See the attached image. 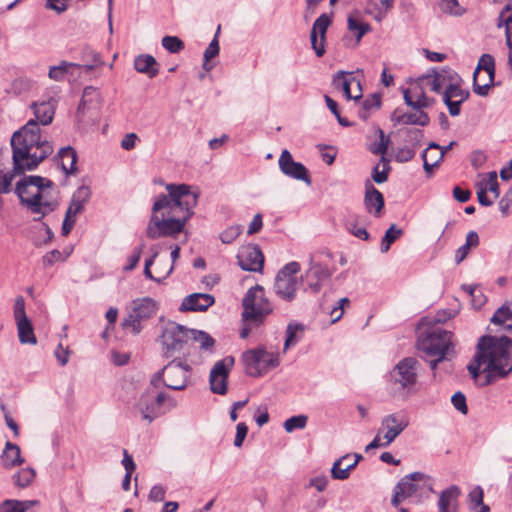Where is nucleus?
Masks as SVG:
<instances>
[{
	"mask_svg": "<svg viewBox=\"0 0 512 512\" xmlns=\"http://www.w3.org/2000/svg\"><path fill=\"white\" fill-rule=\"evenodd\" d=\"M57 100L53 97L38 100L31 104L35 119H30L11 138L12 160L15 173L34 170L53 152V147L42 139L39 124L49 125L54 118Z\"/></svg>",
	"mask_w": 512,
	"mask_h": 512,
	"instance_id": "1",
	"label": "nucleus"
},
{
	"mask_svg": "<svg viewBox=\"0 0 512 512\" xmlns=\"http://www.w3.org/2000/svg\"><path fill=\"white\" fill-rule=\"evenodd\" d=\"M167 195H159L153 204L152 215L146 228L150 239L176 237L194 214L199 193L187 184H168Z\"/></svg>",
	"mask_w": 512,
	"mask_h": 512,
	"instance_id": "2",
	"label": "nucleus"
},
{
	"mask_svg": "<svg viewBox=\"0 0 512 512\" xmlns=\"http://www.w3.org/2000/svg\"><path fill=\"white\" fill-rule=\"evenodd\" d=\"M467 369L479 386L490 384L494 378H504L512 372V339L502 336H483Z\"/></svg>",
	"mask_w": 512,
	"mask_h": 512,
	"instance_id": "3",
	"label": "nucleus"
},
{
	"mask_svg": "<svg viewBox=\"0 0 512 512\" xmlns=\"http://www.w3.org/2000/svg\"><path fill=\"white\" fill-rule=\"evenodd\" d=\"M16 193L21 203L41 217L54 211L58 206L53 183L40 176H28L16 185Z\"/></svg>",
	"mask_w": 512,
	"mask_h": 512,
	"instance_id": "4",
	"label": "nucleus"
},
{
	"mask_svg": "<svg viewBox=\"0 0 512 512\" xmlns=\"http://www.w3.org/2000/svg\"><path fill=\"white\" fill-rule=\"evenodd\" d=\"M430 89L442 95V100L453 117L461 112V104L470 96V92L463 88L464 81L461 76L451 68L435 69L423 77Z\"/></svg>",
	"mask_w": 512,
	"mask_h": 512,
	"instance_id": "5",
	"label": "nucleus"
},
{
	"mask_svg": "<svg viewBox=\"0 0 512 512\" xmlns=\"http://www.w3.org/2000/svg\"><path fill=\"white\" fill-rule=\"evenodd\" d=\"M434 480L431 476L413 472L403 477L394 487L391 504L398 507L408 500L413 504H420L433 493Z\"/></svg>",
	"mask_w": 512,
	"mask_h": 512,
	"instance_id": "6",
	"label": "nucleus"
},
{
	"mask_svg": "<svg viewBox=\"0 0 512 512\" xmlns=\"http://www.w3.org/2000/svg\"><path fill=\"white\" fill-rule=\"evenodd\" d=\"M452 337V332L436 328L418 339V350L423 353V358L429 362L432 370L453 352Z\"/></svg>",
	"mask_w": 512,
	"mask_h": 512,
	"instance_id": "7",
	"label": "nucleus"
},
{
	"mask_svg": "<svg viewBox=\"0 0 512 512\" xmlns=\"http://www.w3.org/2000/svg\"><path fill=\"white\" fill-rule=\"evenodd\" d=\"M242 318L245 322L259 324L265 316L272 312V306L265 297L262 286L251 287L243 298Z\"/></svg>",
	"mask_w": 512,
	"mask_h": 512,
	"instance_id": "8",
	"label": "nucleus"
},
{
	"mask_svg": "<svg viewBox=\"0 0 512 512\" xmlns=\"http://www.w3.org/2000/svg\"><path fill=\"white\" fill-rule=\"evenodd\" d=\"M389 381L398 392H414L418 382V361L412 357L399 361L390 371Z\"/></svg>",
	"mask_w": 512,
	"mask_h": 512,
	"instance_id": "9",
	"label": "nucleus"
},
{
	"mask_svg": "<svg viewBox=\"0 0 512 512\" xmlns=\"http://www.w3.org/2000/svg\"><path fill=\"white\" fill-rule=\"evenodd\" d=\"M243 362L248 375L260 377L269 370L276 368L280 360L277 352H270L263 347H259L246 351L243 354Z\"/></svg>",
	"mask_w": 512,
	"mask_h": 512,
	"instance_id": "10",
	"label": "nucleus"
},
{
	"mask_svg": "<svg viewBox=\"0 0 512 512\" xmlns=\"http://www.w3.org/2000/svg\"><path fill=\"white\" fill-rule=\"evenodd\" d=\"M157 310V302L152 298L136 299L132 302V310L122 322V326L134 334H139L142 330L141 322L154 316Z\"/></svg>",
	"mask_w": 512,
	"mask_h": 512,
	"instance_id": "11",
	"label": "nucleus"
},
{
	"mask_svg": "<svg viewBox=\"0 0 512 512\" xmlns=\"http://www.w3.org/2000/svg\"><path fill=\"white\" fill-rule=\"evenodd\" d=\"M300 271V264L296 261L287 263L278 273L275 279V293L285 301H292L295 298L299 285L297 273Z\"/></svg>",
	"mask_w": 512,
	"mask_h": 512,
	"instance_id": "12",
	"label": "nucleus"
},
{
	"mask_svg": "<svg viewBox=\"0 0 512 512\" xmlns=\"http://www.w3.org/2000/svg\"><path fill=\"white\" fill-rule=\"evenodd\" d=\"M165 400L166 394L147 388L135 403L134 410L141 415L142 419L152 422L164 413L162 406Z\"/></svg>",
	"mask_w": 512,
	"mask_h": 512,
	"instance_id": "13",
	"label": "nucleus"
},
{
	"mask_svg": "<svg viewBox=\"0 0 512 512\" xmlns=\"http://www.w3.org/2000/svg\"><path fill=\"white\" fill-rule=\"evenodd\" d=\"M191 366L181 359H173L162 369L163 384L172 390H184L191 377Z\"/></svg>",
	"mask_w": 512,
	"mask_h": 512,
	"instance_id": "14",
	"label": "nucleus"
},
{
	"mask_svg": "<svg viewBox=\"0 0 512 512\" xmlns=\"http://www.w3.org/2000/svg\"><path fill=\"white\" fill-rule=\"evenodd\" d=\"M495 61L490 54H483L473 74V90L479 96H486L493 86Z\"/></svg>",
	"mask_w": 512,
	"mask_h": 512,
	"instance_id": "15",
	"label": "nucleus"
},
{
	"mask_svg": "<svg viewBox=\"0 0 512 512\" xmlns=\"http://www.w3.org/2000/svg\"><path fill=\"white\" fill-rule=\"evenodd\" d=\"M189 329L175 322H169L164 326L161 342L164 347V355L172 357L175 352L181 351L190 340Z\"/></svg>",
	"mask_w": 512,
	"mask_h": 512,
	"instance_id": "16",
	"label": "nucleus"
},
{
	"mask_svg": "<svg viewBox=\"0 0 512 512\" xmlns=\"http://www.w3.org/2000/svg\"><path fill=\"white\" fill-rule=\"evenodd\" d=\"M13 315L17 326L18 338L21 344H37V338L34 334L33 325L26 315L25 300L18 296L14 303Z\"/></svg>",
	"mask_w": 512,
	"mask_h": 512,
	"instance_id": "17",
	"label": "nucleus"
},
{
	"mask_svg": "<svg viewBox=\"0 0 512 512\" xmlns=\"http://www.w3.org/2000/svg\"><path fill=\"white\" fill-rule=\"evenodd\" d=\"M234 365L233 357H225L217 361L209 375L210 389L214 394L225 395L228 390V377Z\"/></svg>",
	"mask_w": 512,
	"mask_h": 512,
	"instance_id": "18",
	"label": "nucleus"
},
{
	"mask_svg": "<svg viewBox=\"0 0 512 512\" xmlns=\"http://www.w3.org/2000/svg\"><path fill=\"white\" fill-rule=\"evenodd\" d=\"M408 426V415L403 412H395L382 418L379 430L384 433L385 444H391Z\"/></svg>",
	"mask_w": 512,
	"mask_h": 512,
	"instance_id": "19",
	"label": "nucleus"
},
{
	"mask_svg": "<svg viewBox=\"0 0 512 512\" xmlns=\"http://www.w3.org/2000/svg\"><path fill=\"white\" fill-rule=\"evenodd\" d=\"M278 165L280 171L287 177L303 181L308 185L311 184V178L307 168L302 163L296 162L287 149L281 152Z\"/></svg>",
	"mask_w": 512,
	"mask_h": 512,
	"instance_id": "20",
	"label": "nucleus"
},
{
	"mask_svg": "<svg viewBox=\"0 0 512 512\" xmlns=\"http://www.w3.org/2000/svg\"><path fill=\"white\" fill-rule=\"evenodd\" d=\"M237 261L241 269L251 272H261L264 265V256L257 245H244L240 247Z\"/></svg>",
	"mask_w": 512,
	"mask_h": 512,
	"instance_id": "21",
	"label": "nucleus"
},
{
	"mask_svg": "<svg viewBox=\"0 0 512 512\" xmlns=\"http://www.w3.org/2000/svg\"><path fill=\"white\" fill-rule=\"evenodd\" d=\"M332 84L340 90L347 100H359L362 98L360 81L351 72L339 71L334 75Z\"/></svg>",
	"mask_w": 512,
	"mask_h": 512,
	"instance_id": "22",
	"label": "nucleus"
},
{
	"mask_svg": "<svg viewBox=\"0 0 512 512\" xmlns=\"http://www.w3.org/2000/svg\"><path fill=\"white\" fill-rule=\"evenodd\" d=\"M330 24V16L321 14L312 26L310 34L311 45L318 57H322L325 53V35Z\"/></svg>",
	"mask_w": 512,
	"mask_h": 512,
	"instance_id": "23",
	"label": "nucleus"
},
{
	"mask_svg": "<svg viewBox=\"0 0 512 512\" xmlns=\"http://www.w3.org/2000/svg\"><path fill=\"white\" fill-rule=\"evenodd\" d=\"M413 111L405 112L402 109H396L391 115V121L394 125H419L427 126L430 118L426 112L420 108H413Z\"/></svg>",
	"mask_w": 512,
	"mask_h": 512,
	"instance_id": "24",
	"label": "nucleus"
},
{
	"mask_svg": "<svg viewBox=\"0 0 512 512\" xmlns=\"http://www.w3.org/2000/svg\"><path fill=\"white\" fill-rule=\"evenodd\" d=\"M332 275L330 269L320 263L310 260V267L306 272L307 285L313 293H318L324 282H326Z\"/></svg>",
	"mask_w": 512,
	"mask_h": 512,
	"instance_id": "25",
	"label": "nucleus"
},
{
	"mask_svg": "<svg viewBox=\"0 0 512 512\" xmlns=\"http://www.w3.org/2000/svg\"><path fill=\"white\" fill-rule=\"evenodd\" d=\"M215 302L214 297L207 293H193L186 296L180 305L179 310L186 311H206Z\"/></svg>",
	"mask_w": 512,
	"mask_h": 512,
	"instance_id": "26",
	"label": "nucleus"
},
{
	"mask_svg": "<svg viewBox=\"0 0 512 512\" xmlns=\"http://www.w3.org/2000/svg\"><path fill=\"white\" fill-rule=\"evenodd\" d=\"M362 459L360 454H347L338 459L332 466V478L337 480H345L349 477L351 470H353L358 462Z\"/></svg>",
	"mask_w": 512,
	"mask_h": 512,
	"instance_id": "27",
	"label": "nucleus"
},
{
	"mask_svg": "<svg viewBox=\"0 0 512 512\" xmlns=\"http://www.w3.org/2000/svg\"><path fill=\"white\" fill-rule=\"evenodd\" d=\"M403 97L406 104L412 108H428L434 104V100L425 95L424 89L414 84L403 91Z\"/></svg>",
	"mask_w": 512,
	"mask_h": 512,
	"instance_id": "28",
	"label": "nucleus"
},
{
	"mask_svg": "<svg viewBox=\"0 0 512 512\" xmlns=\"http://www.w3.org/2000/svg\"><path fill=\"white\" fill-rule=\"evenodd\" d=\"M498 27L505 26L506 43L508 46V65L512 68V5H506L498 17Z\"/></svg>",
	"mask_w": 512,
	"mask_h": 512,
	"instance_id": "29",
	"label": "nucleus"
},
{
	"mask_svg": "<svg viewBox=\"0 0 512 512\" xmlns=\"http://www.w3.org/2000/svg\"><path fill=\"white\" fill-rule=\"evenodd\" d=\"M80 67L77 63L63 60L58 65L49 68L48 77L53 81L62 82L74 75L75 71L80 69Z\"/></svg>",
	"mask_w": 512,
	"mask_h": 512,
	"instance_id": "30",
	"label": "nucleus"
},
{
	"mask_svg": "<svg viewBox=\"0 0 512 512\" xmlns=\"http://www.w3.org/2000/svg\"><path fill=\"white\" fill-rule=\"evenodd\" d=\"M443 157L444 151H441V146L431 142L422 153L424 170L427 173H431L432 169L439 164Z\"/></svg>",
	"mask_w": 512,
	"mask_h": 512,
	"instance_id": "31",
	"label": "nucleus"
},
{
	"mask_svg": "<svg viewBox=\"0 0 512 512\" xmlns=\"http://www.w3.org/2000/svg\"><path fill=\"white\" fill-rule=\"evenodd\" d=\"M491 322L502 326L504 331L512 334V300L497 309L491 318Z\"/></svg>",
	"mask_w": 512,
	"mask_h": 512,
	"instance_id": "32",
	"label": "nucleus"
},
{
	"mask_svg": "<svg viewBox=\"0 0 512 512\" xmlns=\"http://www.w3.org/2000/svg\"><path fill=\"white\" fill-rule=\"evenodd\" d=\"M394 0H369L366 13L381 22L392 8Z\"/></svg>",
	"mask_w": 512,
	"mask_h": 512,
	"instance_id": "33",
	"label": "nucleus"
},
{
	"mask_svg": "<svg viewBox=\"0 0 512 512\" xmlns=\"http://www.w3.org/2000/svg\"><path fill=\"white\" fill-rule=\"evenodd\" d=\"M484 491L480 486L474 487L468 494L467 507L469 512H490V507L483 501Z\"/></svg>",
	"mask_w": 512,
	"mask_h": 512,
	"instance_id": "34",
	"label": "nucleus"
},
{
	"mask_svg": "<svg viewBox=\"0 0 512 512\" xmlns=\"http://www.w3.org/2000/svg\"><path fill=\"white\" fill-rule=\"evenodd\" d=\"M59 164L66 175L75 174L77 154L76 151L71 147L61 148L59 151Z\"/></svg>",
	"mask_w": 512,
	"mask_h": 512,
	"instance_id": "35",
	"label": "nucleus"
},
{
	"mask_svg": "<svg viewBox=\"0 0 512 512\" xmlns=\"http://www.w3.org/2000/svg\"><path fill=\"white\" fill-rule=\"evenodd\" d=\"M134 67L139 73H144L150 78L158 74L157 62L151 55H139L136 57Z\"/></svg>",
	"mask_w": 512,
	"mask_h": 512,
	"instance_id": "36",
	"label": "nucleus"
},
{
	"mask_svg": "<svg viewBox=\"0 0 512 512\" xmlns=\"http://www.w3.org/2000/svg\"><path fill=\"white\" fill-rule=\"evenodd\" d=\"M365 205L369 212L378 215L384 207V198L382 193L372 185L367 188L365 194Z\"/></svg>",
	"mask_w": 512,
	"mask_h": 512,
	"instance_id": "37",
	"label": "nucleus"
},
{
	"mask_svg": "<svg viewBox=\"0 0 512 512\" xmlns=\"http://www.w3.org/2000/svg\"><path fill=\"white\" fill-rule=\"evenodd\" d=\"M1 458L3 465L9 468L20 465L24 462V459L21 457L19 446L11 442L6 443Z\"/></svg>",
	"mask_w": 512,
	"mask_h": 512,
	"instance_id": "38",
	"label": "nucleus"
},
{
	"mask_svg": "<svg viewBox=\"0 0 512 512\" xmlns=\"http://www.w3.org/2000/svg\"><path fill=\"white\" fill-rule=\"evenodd\" d=\"M347 26L348 30L355 34L357 43H359L362 37L371 30L370 25L360 19L358 12L352 13L348 16Z\"/></svg>",
	"mask_w": 512,
	"mask_h": 512,
	"instance_id": "39",
	"label": "nucleus"
},
{
	"mask_svg": "<svg viewBox=\"0 0 512 512\" xmlns=\"http://www.w3.org/2000/svg\"><path fill=\"white\" fill-rule=\"evenodd\" d=\"M479 245V236L477 232L470 231L466 236L465 243L460 246L455 253V262L457 264L461 263L469 254L472 248H475Z\"/></svg>",
	"mask_w": 512,
	"mask_h": 512,
	"instance_id": "40",
	"label": "nucleus"
},
{
	"mask_svg": "<svg viewBox=\"0 0 512 512\" xmlns=\"http://www.w3.org/2000/svg\"><path fill=\"white\" fill-rule=\"evenodd\" d=\"M460 490L457 486L453 485L443 490L439 496L438 507H458V497Z\"/></svg>",
	"mask_w": 512,
	"mask_h": 512,
	"instance_id": "41",
	"label": "nucleus"
},
{
	"mask_svg": "<svg viewBox=\"0 0 512 512\" xmlns=\"http://www.w3.org/2000/svg\"><path fill=\"white\" fill-rule=\"evenodd\" d=\"M375 134L378 136V139L374 143L369 144L368 150L375 155L384 156L388 150L390 139L385 136L384 131L380 128L375 130Z\"/></svg>",
	"mask_w": 512,
	"mask_h": 512,
	"instance_id": "42",
	"label": "nucleus"
},
{
	"mask_svg": "<svg viewBox=\"0 0 512 512\" xmlns=\"http://www.w3.org/2000/svg\"><path fill=\"white\" fill-rule=\"evenodd\" d=\"M303 325L298 323H289L286 329V339L284 343V352L287 351L291 346L296 345L303 332Z\"/></svg>",
	"mask_w": 512,
	"mask_h": 512,
	"instance_id": "43",
	"label": "nucleus"
},
{
	"mask_svg": "<svg viewBox=\"0 0 512 512\" xmlns=\"http://www.w3.org/2000/svg\"><path fill=\"white\" fill-rule=\"evenodd\" d=\"M381 106V97L378 94H371L363 102L358 112L361 119L366 120L372 111L378 109Z\"/></svg>",
	"mask_w": 512,
	"mask_h": 512,
	"instance_id": "44",
	"label": "nucleus"
},
{
	"mask_svg": "<svg viewBox=\"0 0 512 512\" xmlns=\"http://www.w3.org/2000/svg\"><path fill=\"white\" fill-rule=\"evenodd\" d=\"M37 501L5 500L0 504V512H26Z\"/></svg>",
	"mask_w": 512,
	"mask_h": 512,
	"instance_id": "45",
	"label": "nucleus"
},
{
	"mask_svg": "<svg viewBox=\"0 0 512 512\" xmlns=\"http://www.w3.org/2000/svg\"><path fill=\"white\" fill-rule=\"evenodd\" d=\"M479 186L485 191L491 192L493 194V199H497L500 195L497 173L494 171L487 173L482 178Z\"/></svg>",
	"mask_w": 512,
	"mask_h": 512,
	"instance_id": "46",
	"label": "nucleus"
},
{
	"mask_svg": "<svg viewBox=\"0 0 512 512\" xmlns=\"http://www.w3.org/2000/svg\"><path fill=\"white\" fill-rule=\"evenodd\" d=\"M403 234L402 229L398 228L395 224H392L385 232L384 237L381 241L380 250L386 253L390 246Z\"/></svg>",
	"mask_w": 512,
	"mask_h": 512,
	"instance_id": "47",
	"label": "nucleus"
},
{
	"mask_svg": "<svg viewBox=\"0 0 512 512\" xmlns=\"http://www.w3.org/2000/svg\"><path fill=\"white\" fill-rule=\"evenodd\" d=\"M35 475L36 473L34 469L25 468L20 470L17 474H15L13 478L17 486L25 488L33 482Z\"/></svg>",
	"mask_w": 512,
	"mask_h": 512,
	"instance_id": "48",
	"label": "nucleus"
},
{
	"mask_svg": "<svg viewBox=\"0 0 512 512\" xmlns=\"http://www.w3.org/2000/svg\"><path fill=\"white\" fill-rule=\"evenodd\" d=\"M440 9L452 16H461L465 13V9L459 4L458 0H441Z\"/></svg>",
	"mask_w": 512,
	"mask_h": 512,
	"instance_id": "49",
	"label": "nucleus"
},
{
	"mask_svg": "<svg viewBox=\"0 0 512 512\" xmlns=\"http://www.w3.org/2000/svg\"><path fill=\"white\" fill-rule=\"evenodd\" d=\"M308 417L306 415L292 416L285 420L283 427L287 433H291L296 429H304L307 425Z\"/></svg>",
	"mask_w": 512,
	"mask_h": 512,
	"instance_id": "50",
	"label": "nucleus"
},
{
	"mask_svg": "<svg viewBox=\"0 0 512 512\" xmlns=\"http://www.w3.org/2000/svg\"><path fill=\"white\" fill-rule=\"evenodd\" d=\"M157 252H155L151 258L147 259L145 261V266H144V275L146 278L148 279H151L153 281H156V282H161L162 280H164L168 275H170V273L173 271V268H174V265L172 264L164 273H160L159 272V276L158 277H154L152 275V272L150 270V267L151 265L153 264L154 262V259L157 257Z\"/></svg>",
	"mask_w": 512,
	"mask_h": 512,
	"instance_id": "51",
	"label": "nucleus"
},
{
	"mask_svg": "<svg viewBox=\"0 0 512 512\" xmlns=\"http://www.w3.org/2000/svg\"><path fill=\"white\" fill-rule=\"evenodd\" d=\"M219 49V42L216 35L204 52L203 67L206 71L212 69V66L209 65L208 62L219 54Z\"/></svg>",
	"mask_w": 512,
	"mask_h": 512,
	"instance_id": "52",
	"label": "nucleus"
},
{
	"mask_svg": "<svg viewBox=\"0 0 512 512\" xmlns=\"http://www.w3.org/2000/svg\"><path fill=\"white\" fill-rule=\"evenodd\" d=\"M382 170H380V163L373 168L372 179L377 183L381 184L387 181L390 166L388 161L384 157L381 159Z\"/></svg>",
	"mask_w": 512,
	"mask_h": 512,
	"instance_id": "53",
	"label": "nucleus"
},
{
	"mask_svg": "<svg viewBox=\"0 0 512 512\" xmlns=\"http://www.w3.org/2000/svg\"><path fill=\"white\" fill-rule=\"evenodd\" d=\"M190 339H193L196 342H198L200 347L203 349H208L214 345L213 338L203 331L191 330Z\"/></svg>",
	"mask_w": 512,
	"mask_h": 512,
	"instance_id": "54",
	"label": "nucleus"
},
{
	"mask_svg": "<svg viewBox=\"0 0 512 512\" xmlns=\"http://www.w3.org/2000/svg\"><path fill=\"white\" fill-rule=\"evenodd\" d=\"M162 46L170 53H178L184 48L183 42L176 36L163 37Z\"/></svg>",
	"mask_w": 512,
	"mask_h": 512,
	"instance_id": "55",
	"label": "nucleus"
},
{
	"mask_svg": "<svg viewBox=\"0 0 512 512\" xmlns=\"http://www.w3.org/2000/svg\"><path fill=\"white\" fill-rule=\"evenodd\" d=\"M99 96V93L97 91V89H95L94 87H86L84 90H83V95H82V99L79 103V106H78V113H81L85 110V107L86 105L92 101L93 98H98Z\"/></svg>",
	"mask_w": 512,
	"mask_h": 512,
	"instance_id": "56",
	"label": "nucleus"
},
{
	"mask_svg": "<svg viewBox=\"0 0 512 512\" xmlns=\"http://www.w3.org/2000/svg\"><path fill=\"white\" fill-rule=\"evenodd\" d=\"M242 232L241 226H231L228 227L220 234V240L224 244L232 243Z\"/></svg>",
	"mask_w": 512,
	"mask_h": 512,
	"instance_id": "57",
	"label": "nucleus"
},
{
	"mask_svg": "<svg viewBox=\"0 0 512 512\" xmlns=\"http://www.w3.org/2000/svg\"><path fill=\"white\" fill-rule=\"evenodd\" d=\"M143 249H144V244H141L138 247L134 248L131 255L127 258V264L124 266L125 271H131L137 266V264L141 258Z\"/></svg>",
	"mask_w": 512,
	"mask_h": 512,
	"instance_id": "58",
	"label": "nucleus"
},
{
	"mask_svg": "<svg viewBox=\"0 0 512 512\" xmlns=\"http://www.w3.org/2000/svg\"><path fill=\"white\" fill-rule=\"evenodd\" d=\"M346 228L352 235L361 240H367L369 238V233L367 232V230L364 227L358 226L353 221H347Z\"/></svg>",
	"mask_w": 512,
	"mask_h": 512,
	"instance_id": "59",
	"label": "nucleus"
},
{
	"mask_svg": "<svg viewBox=\"0 0 512 512\" xmlns=\"http://www.w3.org/2000/svg\"><path fill=\"white\" fill-rule=\"evenodd\" d=\"M57 262H63V252H60L57 249L47 252L43 256V265L45 267H50Z\"/></svg>",
	"mask_w": 512,
	"mask_h": 512,
	"instance_id": "60",
	"label": "nucleus"
},
{
	"mask_svg": "<svg viewBox=\"0 0 512 512\" xmlns=\"http://www.w3.org/2000/svg\"><path fill=\"white\" fill-rule=\"evenodd\" d=\"M451 402H452L453 406L455 407V409H457L462 414H467L468 407H467V404H466V397H465V395L463 393L456 392L452 396Z\"/></svg>",
	"mask_w": 512,
	"mask_h": 512,
	"instance_id": "61",
	"label": "nucleus"
},
{
	"mask_svg": "<svg viewBox=\"0 0 512 512\" xmlns=\"http://www.w3.org/2000/svg\"><path fill=\"white\" fill-rule=\"evenodd\" d=\"M464 291H466L470 296L473 298V303L478 308H480L484 304V296L482 295L481 291L474 286L471 285H464L463 286Z\"/></svg>",
	"mask_w": 512,
	"mask_h": 512,
	"instance_id": "62",
	"label": "nucleus"
},
{
	"mask_svg": "<svg viewBox=\"0 0 512 512\" xmlns=\"http://www.w3.org/2000/svg\"><path fill=\"white\" fill-rule=\"evenodd\" d=\"M248 433V427L244 422H239L236 426V435L234 439V446L235 447H242L243 442L247 436Z\"/></svg>",
	"mask_w": 512,
	"mask_h": 512,
	"instance_id": "63",
	"label": "nucleus"
},
{
	"mask_svg": "<svg viewBox=\"0 0 512 512\" xmlns=\"http://www.w3.org/2000/svg\"><path fill=\"white\" fill-rule=\"evenodd\" d=\"M20 173H15L13 170V173H3L0 172V194L7 193L10 191L11 183L13 180L14 175H19Z\"/></svg>",
	"mask_w": 512,
	"mask_h": 512,
	"instance_id": "64",
	"label": "nucleus"
}]
</instances>
